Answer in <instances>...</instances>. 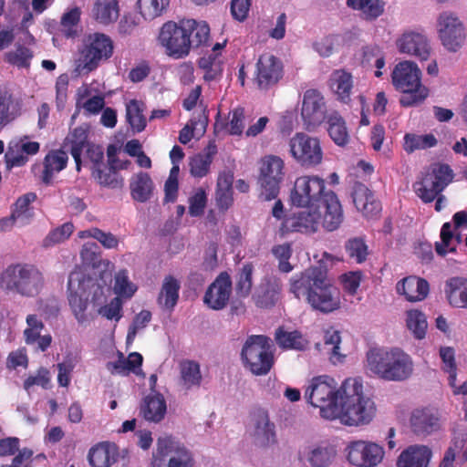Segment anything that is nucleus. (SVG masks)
<instances>
[{
  "label": "nucleus",
  "mask_w": 467,
  "mask_h": 467,
  "mask_svg": "<svg viewBox=\"0 0 467 467\" xmlns=\"http://www.w3.org/2000/svg\"><path fill=\"white\" fill-rule=\"evenodd\" d=\"M453 178L454 172L450 165L441 162L432 163L413 183V191L424 203H430L445 190Z\"/></svg>",
  "instance_id": "9d476101"
},
{
  "label": "nucleus",
  "mask_w": 467,
  "mask_h": 467,
  "mask_svg": "<svg viewBox=\"0 0 467 467\" xmlns=\"http://www.w3.org/2000/svg\"><path fill=\"white\" fill-rule=\"evenodd\" d=\"M88 95L89 89L88 87H85L83 89H79L78 93L77 106H81L87 115L99 114L105 106L104 97L101 95H96L83 101V99Z\"/></svg>",
  "instance_id": "3c124183"
},
{
  "label": "nucleus",
  "mask_w": 467,
  "mask_h": 467,
  "mask_svg": "<svg viewBox=\"0 0 467 467\" xmlns=\"http://www.w3.org/2000/svg\"><path fill=\"white\" fill-rule=\"evenodd\" d=\"M345 249L348 257L358 264L365 262L368 254V245L359 237L349 239L345 244Z\"/></svg>",
  "instance_id": "0e129e2a"
},
{
  "label": "nucleus",
  "mask_w": 467,
  "mask_h": 467,
  "mask_svg": "<svg viewBox=\"0 0 467 467\" xmlns=\"http://www.w3.org/2000/svg\"><path fill=\"white\" fill-rule=\"evenodd\" d=\"M181 285L172 275H167L163 279L157 302L164 309L172 311L179 300Z\"/></svg>",
  "instance_id": "c9c22d12"
},
{
  "label": "nucleus",
  "mask_w": 467,
  "mask_h": 467,
  "mask_svg": "<svg viewBox=\"0 0 467 467\" xmlns=\"http://www.w3.org/2000/svg\"><path fill=\"white\" fill-rule=\"evenodd\" d=\"M367 368L388 381H404L413 373V361L401 348H375L367 352Z\"/></svg>",
  "instance_id": "7ed1b4c3"
},
{
  "label": "nucleus",
  "mask_w": 467,
  "mask_h": 467,
  "mask_svg": "<svg viewBox=\"0 0 467 467\" xmlns=\"http://www.w3.org/2000/svg\"><path fill=\"white\" fill-rule=\"evenodd\" d=\"M284 161L277 156H266L262 159L258 183L261 187L260 196L265 201L276 199L280 183L284 177Z\"/></svg>",
  "instance_id": "4468645a"
},
{
  "label": "nucleus",
  "mask_w": 467,
  "mask_h": 467,
  "mask_svg": "<svg viewBox=\"0 0 467 467\" xmlns=\"http://www.w3.org/2000/svg\"><path fill=\"white\" fill-rule=\"evenodd\" d=\"M74 232L72 223H65L62 225L51 230L43 240L44 247H51L67 240Z\"/></svg>",
  "instance_id": "e2e57ef3"
},
{
  "label": "nucleus",
  "mask_w": 467,
  "mask_h": 467,
  "mask_svg": "<svg viewBox=\"0 0 467 467\" xmlns=\"http://www.w3.org/2000/svg\"><path fill=\"white\" fill-rule=\"evenodd\" d=\"M281 291L282 282L279 277L274 275H265L254 296L256 306L262 308L274 306L279 300Z\"/></svg>",
  "instance_id": "b1692460"
},
{
  "label": "nucleus",
  "mask_w": 467,
  "mask_h": 467,
  "mask_svg": "<svg viewBox=\"0 0 467 467\" xmlns=\"http://www.w3.org/2000/svg\"><path fill=\"white\" fill-rule=\"evenodd\" d=\"M208 119L203 114H199L197 117H192L189 122L180 130L179 141L182 144L189 143L194 137V131L200 130L204 133L207 126Z\"/></svg>",
  "instance_id": "6e6d98bb"
},
{
  "label": "nucleus",
  "mask_w": 467,
  "mask_h": 467,
  "mask_svg": "<svg viewBox=\"0 0 467 467\" xmlns=\"http://www.w3.org/2000/svg\"><path fill=\"white\" fill-rule=\"evenodd\" d=\"M88 462L93 467H110L116 459L108 445L99 444L89 450Z\"/></svg>",
  "instance_id": "603ef678"
},
{
  "label": "nucleus",
  "mask_w": 467,
  "mask_h": 467,
  "mask_svg": "<svg viewBox=\"0 0 467 467\" xmlns=\"http://www.w3.org/2000/svg\"><path fill=\"white\" fill-rule=\"evenodd\" d=\"M341 395L343 387L338 389L334 379L328 376L313 378L305 392L307 402L319 408L321 417L327 420L337 419Z\"/></svg>",
  "instance_id": "6e6552de"
},
{
  "label": "nucleus",
  "mask_w": 467,
  "mask_h": 467,
  "mask_svg": "<svg viewBox=\"0 0 467 467\" xmlns=\"http://www.w3.org/2000/svg\"><path fill=\"white\" fill-rule=\"evenodd\" d=\"M234 175L230 172L220 173L217 179L215 202L220 211H227L234 203Z\"/></svg>",
  "instance_id": "f704fd0d"
},
{
  "label": "nucleus",
  "mask_w": 467,
  "mask_h": 467,
  "mask_svg": "<svg viewBox=\"0 0 467 467\" xmlns=\"http://www.w3.org/2000/svg\"><path fill=\"white\" fill-rule=\"evenodd\" d=\"M253 430L250 432L255 446L267 448L277 442L275 426L270 420L267 411L259 410L252 418Z\"/></svg>",
  "instance_id": "4be33fe9"
},
{
  "label": "nucleus",
  "mask_w": 467,
  "mask_h": 467,
  "mask_svg": "<svg viewBox=\"0 0 467 467\" xmlns=\"http://www.w3.org/2000/svg\"><path fill=\"white\" fill-rule=\"evenodd\" d=\"M145 105L137 99H131L126 105V119L134 132H141L147 125L146 118L143 114Z\"/></svg>",
  "instance_id": "37998d69"
},
{
  "label": "nucleus",
  "mask_w": 467,
  "mask_h": 467,
  "mask_svg": "<svg viewBox=\"0 0 467 467\" xmlns=\"http://www.w3.org/2000/svg\"><path fill=\"white\" fill-rule=\"evenodd\" d=\"M396 290L399 295L404 296L407 301L418 302L427 297L430 285L425 279L410 275L399 281Z\"/></svg>",
  "instance_id": "cd10ccee"
},
{
  "label": "nucleus",
  "mask_w": 467,
  "mask_h": 467,
  "mask_svg": "<svg viewBox=\"0 0 467 467\" xmlns=\"http://www.w3.org/2000/svg\"><path fill=\"white\" fill-rule=\"evenodd\" d=\"M130 189L133 200L145 202L150 199L154 184L149 173L140 171L131 178Z\"/></svg>",
  "instance_id": "4c0bfd02"
},
{
  "label": "nucleus",
  "mask_w": 467,
  "mask_h": 467,
  "mask_svg": "<svg viewBox=\"0 0 467 467\" xmlns=\"http://www.w3.org/2000/svg\"><path fill=\"white\" fill-rule=\"evenodd\" d=\"M329 87L340 102L348 104L353 88L352 75L344 69L334 70L329 78Z\"/></svg>",
  "instance_id": "473e14b6"
},
{
  "label": "nucleus",
  "mask_w": 467,
  "mask_h": 467,
  "mask_svg": "<svg viewBox=\"0 0 467 467\" xmlns=\"http://www.w3.org/2000/svg\"><path fill=\"white\" fill-rule=\"evenodd\" d=\"M199 67L204 70L203 78L206 81L216 79L223 72L221 61L215 54L201 57Z\"/></svg>",
  "instance_id": "680f3d73"
},
{
  "label": "nucleus",
  "mask_w": 467,
  "mask_h": 467,
  "mask_svg": "<svg viewBox=\"0 0 467 467\" xmlns=\"http://www.w3.org/2000/svg\"><path fill=\"white\" fill-rule=\"evenodd\" d=\"M348 5L353 9L359 10L361 16L367 21H373L380 16L385 8L382 0H348Z\"/></svg>",
  "instance_id": "79ce46f5"
},
{
  "label": "nucleus",
  "mask_w": 467,
  "mask_h": 467,
  "mask_svg": "<svg viewBox=\"0 0 467 467\" xmlns=\"http://www.w3.org/2000/svg\"><path fill=\"white\" fill-rule=\"evenodd\" d=\"M409 425L415 436L426 438L441 430V412L431 406L416 408L410 412Z\"/></svg>",
  "instance_id": "a211bd4d"
},
{
  "label": "nucleus",
  "mask_w": 467,
  "mask_h": 467,
  "mask_svg": "<svg viewBox=\"0 0 467 467\" xmlns=\"http://www.w3.org/2000/svg\"><path fill=\"white\" fill-rule=\"evenodd\" d=\"M23 101L8 91L0 90V131L22 115Z\"/></svg>",
  "instance_id": "c756f323"
},
{
  "label": "nucleus",
  "mask_w": 467,
  "mask_h": 467,
  "mask_svg": "<svg viewBox=\"0 0 467 467\" xmlns=\"http://www.w3.org/2000/svg\"><path fill=\"white\" fill-rule=\"evenodd\" d=\"M437 145V140L433 134L418 135L407 133L404 136V150L411 153L417 150H425Z\"/></svg>",
  "instance_id": "de8ad7c7"
},
{
  "label": "nucleus",
  "mask_w": 467,
  "mask_h": 467,
  "mask_svg": "<svg viewBox=\"0 0 467 467\" xmlns=\"http://www.w3.org/2000/svg\"><path fill=\"white\" fill-rule=\"evenodd\" d=\"M189 27L185 20L179 24L168 21L161 26L158 39L170 57L182 58L190 53L191 41L187 35Z\"/></svg>",
  "instance_id": "f8f14e48"
},
{
  "label": "nucleus",
  "mask_w": 467,
  "mask_h": 467,
  "mask_svg": "<svg viewBox=\"0 0 467 467\" xmlns=\"http://www.w3.org/2000/svg\"><path fill=\"white\" fill-rule=\"evenodd\" d=\"M322 215L323 210L317 208H307L305 211L294 213L284 219L280 231L282 234L293 232L315 233L317 231Z\"/></svg>",
  "instance_id": "aec40b11"
},
{
  "label": "nucleus",
  "mask_w": 467,
  "mask_h": 467,
  "mask_svg": "<svg viewBox=\"0 0 467 467\" xmlns=\"http://www.w3.org/2000/svg\"><path fill=\"white\" fill-rule=\"evenodd\" d=\"M32 57V51L23 45L17 46L16 50L9 51L5 55V59L7 63L18 67H28Z\"/></svg>",
  "instance_id": "69168bd1"
},
{
  "label": "nucleus",
  "mask_w": 467,
  "mask_h": 467,
  "mask_svg": "<svg viewBox=\"0 0 467 467\" xmlns=\"http://www.w3.org/2000/svg\"><path fill=\"white\" fill-rule=\"evenodd\" d=\"M272 347L271 339L266 336H249L241 351V358L244 367L254 375H266L275 361Z\"/></svg>",
  "instance_id": "1a4fd4ad"
},
{
  "label": "nucleus",
  "mask_w": 467,
  "mask_h": 467,
  "mask_svg": "<svg viewBox=\"0 0 467 467\" xmlns=\"http://www.w3.org/2000/svg\"><path fill=\"white\" fill-rule=\"evenodd\" d=\"M167 411L166 400L162 394L156 392L146 396L140 408L142 417L151 422H160L164 419Z\"/></svg>",
  "instance_id": "2f4dec72"
},
{
  "label": "nucleus",
  "mask_w": 467,
  "mask_h": 467,
  "mask_svg": "<svg viewBox=\"0 0 467 467\" xmlns=\"http://www.w3.org/2000/svg\"><path fill=\"white\" fill-rule=\"evenodd\" d=\"M254 265L252 263H245L242 268L239 269L236 276L235 292L240 297H247L253 287V274Z\"/></svg>",
  "instance_id": "49530a36"
},
{
  "label": "nucleus",
  "mask_w": 467,
  "mask_h": 467,
  "mask_svg": "<svg viewBox=\"0 0 467 467\" xmlns=\"http://www.w3.org/2000/svg\"><path fill=\"white\" fill-rule=\"evenodd\" d=\"M169 4L170 0H138L140 13L146 20L161 16Z\"/></svg>",
  "instance_id": "5fc2aeb1"
},
{
  "label": "nucleus",
  "mask_w": 467,
  "mask_h": 467,
  "mask_svg": "<svg viewBox=\"0 0 467 467\" xmlns=\"http://www.w3.org/2000/svg\"><path fill=\"white\" fill-rule=\"evenodd\" d=\"M81 11L79 7H73L63 14L60 20V31L67 38L78 36Z\"/></svg>",
  "instance_id": "09e8293b"
},
{
  "label": "nucleus",
  "mask_w": 467,
  "mask_h": 467,
  "mask_svg": "<svg viewBox=\"0 0 467 467\" xmlns=\"http://www.w3.org/2000/svg\"><path fill=\"white\" fill-rule=\"evenodd\" d=\"M406 324L415 338L422 339L425 337L428 323L426 316L422 312L417 309L407 311Z\"/></svg>",
  "instance_id": "864d4df0"
},
{
  "label": "nucleus",
  "mask_w": 467,
  "mask_h": 467,
  "mask_svg": "<svg viewBox=\"0 0 467 467\" xmlns=\"http://www.w3.org/2000/svg\"><path fill=\"white\" fill-rule=\"evenodd\" d=\"M189 23V33L192 47H199L206 45L210 36V27L206 22H197L193 19L185 20Z\"/></svg>",
  "instance_id": "8fccbe9b"
},
{
  "label": "nucleus",
  "mask_w": 467,
  "mask_h": 467,
  "mask_svg": "<svg viewBox=\"0 0 467 467\" xmlns=\"http://www.w3.org/2000/svg\"><path fill=\"white\" fill-rule=\"evenodd\" d=\"M68 161L67 152L65 150H50L44 158V170L42 181L45 184L51 183L54 174L61 171L67 167Z\"/></svg>",
  "instance_id": "72a5a7b5"
},
{
  "label": "nucleus",
  "mask_w": 467,
  "mask_h": 467,
  "mask_svg": "<svg viewBox=\"0 0 467 467\" xmlns=\"http://www.w3.org/2000/svg\"><path fill=\"white\" fill-rule=\"evenodd\" d=\"M441 243L435 244L436 253L441 256H445L448 253L456 252V244H453L454 234L451 230V223H444L441 229Z\"/></svg>",
  "instance_id": "bf43d9fd"
},
{
  "label": "nucleus",
  "mask_w": 467,
  "mask_h": 467,
  "mask_svg": "<svg viewBox=\"0 0 467 467\" xmlns=\"http://www.w3.org/2000/svg\"><path fill=\"white\" fill-rule=\"evenodd\" d=\"M284 77L281 59L271 53L259 56L255 63L253 81L257 88L267 91L275 87Z\"/></svg>",
  "instance_id": "2eb2a0df"
},
{
  "label": "nucleus",
  "mask_w": 467,
  "mask_h": 467,
  "mask_svg": "<svg viewBox=\"0 0 467 467\" xmlns=\"http://www.w3.org/2000/svg\"><path fill=\"white\" fill-rule=\"evenodd\" d=\"M440 357L443 363L442 369L449 374V385L451 388H455L457 366L454 349L451 347H441L440 348Z\"/></svg>",
  "instance_id": "052dcab7"
},
{
  "label": "nucleus",
  "mask_w": 467,
  "mask_h": 467,
  "mask_svg": "<svg viewBox=\"0 0 467 467\" xmlns=\"http://www.w3.org/2000/svg\"><path fill=\"white\" fill-rule=\"evenodd\" d=\"M277 345L285 349L302 350L305 348V342L302 334L296 330L285 331L283 327H279L275 335Z\"/></svg>",
  "instance_id": "a18cd8bd"
},
{
  "label": "nucleus",
  "mask_w": 467,
  "mask_h": 467,
  "mask_svg": "<svg viewBox=\"0 0 467 467\" xmlns=\"http://www.w3.org/2000/svg\"><path fill=\"white\" fill-rule=\"evenodd\" d=\"M114 52L112 39L103 33L88 35L80 49L79 61L83 69L90 72L95 70L102 62L109 60Z\"/></svg>",
  "instance_id": "9b49d317"
},
{
  "label": "nucleus",
  "mask_w": 467,
  "mask_h": 467,
  "mask_svg": "<svg viewBox=\"0 0 467 467\" xmlns=\"http://www.w3.org/2000/svg\"><path fill=\"white\" fill-rule=\"evenodd\" d=\"M289 151L304 168H314L323 161L320 140L304 132H296L289 140Z\"/></svg>",
  "instance_id": "ddd939ff"
},
{
  "label": "nucleus",
  "mask_w": 467,
  "mask_h": 467,
  "mask_svg": "<svg viewBox=\"0 0 467 467\" xmlns=\"http://www.w3.org/2000/svg\"><path fill=\"white\" fill-rule=\"evenodd\" d=\"M438 33L443 47L450 52L458 51L465 40L462 23L450 12H443L438 18Z\"/></svg>",
  "instance_id": "f3484780"
},
{
  "label": "nucleus",
  "mask_w": 467,
  "mask_h": 467,
  "mask_svg": "<svg viewBox=\"0 0 467 467\" xmlns=\"http://www.w3.org/2000/svg\"><path fill=\"white\" fill-rule=\"evenodd\" d=\"M336 455L337 451L333 446L319 444L307 449L306 459L311 467H329Z\"/></svg>",
  "instance_id": "58836bf2"
},
{
  "label": "nucleus",
  "mask_w": 467,
  "mask_h": 467,
  "mask_svg": "<svg viewBox=\"0 0 467 467\" xmlns=\"http://www.w3.org/2000/svg\"><path fill=\"white\" fill-rule=\"evenodd\" d=\"M352 199L356 208L367 218L378 216L381 212V204L376 200L374 193L363 183L356 182L352 188Z\"/></svg>",
  "instance_id": "393cba45"
},
{
  "label": "nucleus",
  "mask_w": 467,
  "mask_h": 467,
  "mask_svg": "<svg viewBox=\"0 0 467 467\" xmlns=\"http://www.w3.org/2000/svg\"><path fill=\"white\" fill-rule=\"evenodd\" d=\"M431 456L432 451L428 446L410 445L400 454L397 467H428Z\"/></svg>",
  "instance_id": "c85d7f7f"
},
{
  "label": "nucleus",
  "mask_w": 467,
  "mask_h": 467,
  "mask_svg": "<svg viewBox=\"0 0 467 467\" xmlns=\"http://www.w3.org/2000/svg\"><path fill=\"white\" fill-rule=\"evenodd\" d=\"M44 285V275L33 264H11L0 274V288L5 293L36 297L42 292Z\"/></svg>",
  "instance_id": "39448f33"
},
{
  "label": "nucleus",
  "mask_w": 467,
  "mask_h": 467,
  "mask_svg": "<svg viewBox=\"0 0 467 467\" xmlns=\"http://www.w3.org/2000/svg\"><path fill=\"white\" fill-rule=\"evenodd\" d=\"M337 419L348 426L368 423L374 417L376 408L371 399L363 395V386L357 380L345 381L343 395L340 396Z\"/></svg>",
  "instance_id": "20e7f679"
},
{
  "label": "nucleus",
  "mask_w": 467,
  "mask_h": 467,
  "mask_svg": "<svg viewBox=\"0 0 467 467\" xmlns=\"http://www.w3.org/2000/svg\"><path fill=\"white\" fill-rule=\"evenodd\" d=\"M137 289V285L130 280L126 269H121L115 275L114 292L117 297L130 298Z\"/></svg>",
  "instance_id": "4d7b16f0"
},
{
  "label": "nucleus",
  "mask_w": 467,
  "mask_h": 467,
  "mask_svg": "<svg viewBox=\"0 0 467 467\" xmlns=\"http://www.w3.org/2000/svg\"><path fill=\"white\" fill-rule=\"evenodd\" d=\"M181 376L187 389L200 386L202 375L199 364L192 360L182 361L181 363Z\"/></svg>",
  "instance_id": "13d9d810"
},
{
  "label": "nucleus",
  "mask_w": 467,
  "mask_h": 467,
  "mask_svg": "<svg viewBox=\"0 0 467 467\" xmlns=\"http://www.w3.org/2000/svg\"><path fill=\"white\" fill-rule=\"evenodd\" d=\"M290 199L297 207L322 209V225L327 231L337 229L343 221L342 207L336 193L326 191L325 181L318 176L297 178Z\"/></svg>",
  "instance_id": "f03ea898"
},
{
  "label": "nucleus",
  "mask_w": 467,
  "mask_h": 467,
  "mask_svg": "<svg viewBox=\"0 0 467 467\" xmlns=\"http://www.w3.org/2000/svg\"><path fill=\"white\" fill-rule=\"evenodd\" d=\"M327 123V132L331 140L337 146L344 147L349 141V134L346 121L338 111L333 110L327 114L325 119Z\"/></svg>",
  "instance_id": "e433bc0d"
},
{
  "label": "nucleus",
  "mask_w": 467,
  "mask_h": 467,
  "mask_svg": "<svg viewBox=\"0 0 467 467\" xmlns=\"http://www.w3.org/2000/svg\"><path fill=\"white\" fill-rule=\"evenodd\" d=\"M446 294L450 304L455 307H467V279L451 277L446 282Z\"/></svg>",
  "instance_id": "ea45409f"
},
{
  "label": "nucleus",
  "mask_w": 467,
  "mask_h": 467,
  "mask_svg": "<svg viewBox=\"0 0 467 467\" xmlns=\"http://www.w3.org/2000/svg\"><path fill=\"white\" fill-rule=\"evenodd\" d=\"M98 291L102 292L97 280L91 277L81 266H76L69 274L67 294L70 309L79 324L88 320L87 309L88 298L91 294L96 296Z\"/></svg>",
  "instance_id": "423d86ee"
},
{
  "label": "nucleus",
  "mask_w": 467,
  "mask_h": 467,
  "mask_svg": "<svg viewBox=\"0 0 467 467\" xmlns=\"http://www.w3.org/2000/svg\"><path fill=\"white\" fill-rule=\"evenodd\" d=\"M346 451L348 462L357 467H376L384 457L380 445L361 440L349 442Z\"/></svg>",
  "instance_id": "dca6fc26"
},
{
  "label": "nucleus",
  "mask_w": 467,
  "mask_h": 467,
  "mask_svg": "<svg viewBox=\"0 0 467 467\" xmlns=\"http://www.w3.org/2000/svg\"><path fill=\"white\" fill-rule=\"evenodd\" d=\"M82 263L88 266L97 267L100 262L99 247L96 243L88 242L80 251Z\"/></svg>",
  "instance_id": "774afa93"
},
{
  "label": "nucleus",
  "mask_w": 467,
  "mask_h": 467,
  "mask_svg": "<svg viewBox=\"0 0 467 467\" xmlns=\"http://www.w3.org/2000/svg\"><path fill=\"white\" fill-rule=\"evenodd\" d=\"M36 200L35 192H27L20 196L12 207L10 216L0 221L1 228L5 230L6 227H12L15 223L21 226L29 223L34 216V208L31 203Z\"/></svg>",
  "instance_id": "5701e85b"
},
{
  "label": "nucleus",
  "mask_w": 467,
  "mask_h": 467,
  "mask_svg": "<svg viewBox=\"0 0 467 467\" xmlns=\"http://www.w3.org/2000/svg\"><path fill=\"white\" fill-rule=\"evenodd\" d=\"M232 279L227 272H222L215 280L208 286L203 303L211 309H223L230 299L232 294Z\"/></svg>",
  "instance_id": "412c9836"
},
{
  "label": "nucleus",
  "mask_w": 467,
  "mask_h": 467,
  "mask_svg": "<svg viewBox=\"0 0 467 467\" xmlns=\"http://www.w3.org/2000/svg\"><path fill=\"white\" fill-rule=\"evenodd\" d=\"M289 291L297 299H304L313 310L329 314L341 306L340 293L327 277L324 266H313L290 279Z\"/></svg>",
  "instance_id": "f257e3e1"
},
{
  "label": "nucleus",
  "mask_w": 467,
  "mask_h": 467,
  "mask_svg": "<svg viewBox=\"0 0 467 467\" xmlns=\"http://www.w3.org/2000/svg\"><path fill=\"white\" fill-rule=\"evenodd\" d=\"M211 164L208 157L202 156V153L196 154L190 159V172L195 178H202L209 172Z\"/></svg>",
  "instance_id": "338daca9"
},
{
  "label": "nucleus",
  "mask_w": 467,
  "mask_h": 467,
  "mask_svg": "<svg viewBox=\"0 0 467 467\" xmlns=\"http://www.w3.org/2000/svg\"><path fill=\"white\" fill-rule=\"evenodd\" d=\"M119 5L117 0H97L93 7V16L97 22L109 25L119 17Z\"/></svg>",
  "instance_id": "a19ab883"
},
{
  "label": "nucleus",
  "mask_w": 467,
  "mask_h": 467,
  "mask_svg": "<svg viewBox=\"0 0 467 467\" xmlns=\"http://www.w3.org/2000/svg\"><path fill=\"white\" fill-rule=\"evenodd\" d=\"M400 52L426 60L430 56V45L426 36L419 32H406L397 41Z\"/></svg>",
  "instance_id": "a878e982"
},
{
  "label": "nucleus",
  "mask_w": 467,
  "mask_h": 467,
  "mask_svg": "<svg viewBox=\"0 0 467 467\" xmlns=\"http://www.w3.org/2000/svg\"><path fill=\"white\" fill-rule=\"evenodd\" d=\"M88 143V128L84 126L73 129L63 141L62 148L72 155L78 171L81 170L83 150L86 149Z\"/></svg>",
  "instance_id": "bb28decb"
},
{
  "label": "nucleus",
  "mask_w": 467,
  "mask_h": 467,
  "mask_svg": "<svg viewBox=\"0 0 467 467\" xmlns=\"http://www.w3.org/2000/svg\"><path fill=\"white\" fill-rule=\"evenodd\" d=\"M392 84L403 93L400 102L404 107H411L422 102L429 90L421 84V71L411 61L398 63L391 73Z\"/></svg>",
  "instance_id": "0eeeda50"
},
{
  "label": "nucleus",
  "mask_w": 467,
  "mask_h": 467,
  "mask_svg": "<svg viewBox=\"0 0 467 467\" xmlns=\"http://www.w3.org/2000/svg\"><path fill=\"white\" fill-rule=\"evenodd\" d=\"M40 144L36 141L16 142L10 144L5 154V161L9 167H20L25 165L28 159L27 155H35L39 151Z\"/></svg>",
  "instance_id": "7c9ffc66"
},
{
  "label": "nucleus",
  "mask_w": 467,
  "mask_h": 467,
  "mask_svg": "<svg viewBox=\"0 0 467 467\" xmlns=\"http://www.w3.org/2000/svg\"><path fill=\"white\" fill-rule=\"evenodd\" d=\"M92 177L104 187L110 189H121L124 185L122 176L119 174L110 165L93 169Z\"/></svg>",
  "instance_id": "c03bdc74"
},
{
  "label": "nucleus",
  "mask_w": 467,
  "mask_h": 467,
  "mask_svg": "<svg viewBox=\"0 0 467 467\" xmlns=\"http://www.w3.org/2000/svg\"><path fill=\"white\" fill-rule=\"evenodd\" d=\"M326 102L323 95L317 89H307L303 96L301 118L306 130H311L325 121Z\"/></svg>",
  "instance_id": "6ab92c4d"
}]
</instances>
